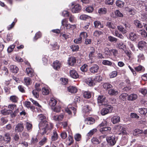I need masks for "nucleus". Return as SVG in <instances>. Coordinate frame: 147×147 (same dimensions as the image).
<instances>
[{
	"label": "nucleus",
	"instance_id": "nucleus-7",
	"mask_svg": "<svg viewBox=\"0 0 147 147\" xmlns=\"http://www.w3.org/2000/svg\"><path fill=\"white\" fill-rule=\"evenodd\" d=\"M92 109L88 105H84L82 108V113L84 114L85 116H87L89 112L91 111Z\"/></svg>",
	"mask_w": 147,
	"mask_h": 147
},
{
	"label": "nucleus",
	"instance_id": "nucleus-6",
	"mask_svg": "<svg viewBox=\"0 0 147 147\" xmlns=\"http://www.w3.org/2000/svg\"><path fill=\"white\" fill-rule=\"evenodd\" d=\"M24 129L23 123H18L15 126V131L16 132L19 133L22 132Z\"/></svg>",
	"mask_w": 147,
	"mask_h": 147
},
{
	"label": "nucleus",
	"instance_id": "nucleus-38",
	"mask_svg": "<svg viewBox=\"0 0 147 147\" xmlns=\"http://www.w3.org/2000/svg\"><path fill=\"white\" fill-rule=\"evenodd\" d=\"M94 26L96 28H103V26L102 25L100 22L98 21H96L94 22Z\"/></svg>",
	"mask_w": 147,
	"mask_h": 147
},
{
	"label": "nucleus",
	"instance_id": "nucleus-24",
	"mask_svg": "<svg viewBox=\"0 0 147 147\" xmlns=\"http://www.w3.org/2000/svg\"><path fill=\"white\" fill-rule=\"evenodd\" d=\"M129 38L132 41H135L138 38V36L136 34L131 32L129 34Z\"/></svg>",
	"mask_w": 147,
	"mask_h": 147
},
{
	"label": "nucleus",
	"instance_id": "nucleus-37",
	"mask_svg": "<svg viewBox=\"0 0 147 147\" xmlns=\"http://www.w3.org/2000/svg\"><path fill=\"white\" fill-rule=\"evenodd\" d=\"M143 132V131L142 130L136 129L134 130L133 132V134L135 136H137L139 134H142Z\"/></svg>",
	"mask_w": 147,
	"mask_h": 147
},
{
	"label": "nucleus",
	"instance_id": "nucleus-28",
	"mask_svg": "<svg viewBox=\"0 0 147 147\" xmlns=\"http://www.w3.org/2000/svg\"><path fill=\"white\" fill-rule=\"evenodd\" d=\"M118 92L116 90L111 89L108 90V94L111 96H116L118 94Z\"/></svg>",
	"mask_w": 147,
	"mask_h": 147
},
{
	"label": "nucleus",
	"instance_id": "nucleus-29",
	"mask_svg": "<svg viewBox=\"0 0 147 147\" xmlns=\"http://www.w3.org/2000/svg\"><path fill=\"white\" fill-rule=\"evenodd\" d=\"M10 70L13 73H17L18 71V68L16 65H12L10 66Z\"/></svg>",
	"mask_w": 147,
	"mask_h": 147
},
{
	"label": "nucleus",
	"instance_id": "nucleus-2",
	"mask_svg": "<svg viewBox=\"0 0 147 147\" xmlns=\"http://www.w3.org/2000/svg\"><path fill=\"white\" fill-rule=\"evenodd\" d=\"M74 6L72 8L71 11L73 13H78L80 12L81 9V6L79 4H75V2H72L71 3V6Z\"/></svg>",
	"mask_w": 147,
	"mask_h": 147
},
{
	"label": "nucleus",
	"instance_id": "nucleus-19",
	"mask_svg": "<svg viewBox=\"0 0 147 147\" xmlns=\"http://www.w3.org/2000/svg\"><path fill=\"white\" fill-rule=\"evenodd\" d=\"M59 136L56 130H54L51 137V140L52 141H56L57 140Z\"/></svg>",
	"mask_w": 147,
	"mask_h": 147
},
{
	"label": "nucleus",
	"instance_id": "nucleus-53",
	"mask_svg": "<svg viewBox=\"0 0 147 147\" xmlns=\"http://www.w3.org/2000/svg\"><path fill=\"white\" fill-rule=\"evenodd\" d=\"M109 40L111 42H116L118 40V39L114 37L109 36H108Z\"/></svg>",
	"mask_w": 147,
	"mask_h": 147
},
{
	"label": "nucleus",
	"instance_id": "nucleus-36",
	"mask_svg": "<svg viewBox=\"0 0 147 147\" xmlns=\"http://www.w3.org/2000/svg\"><path fill=\"white\" fill-rule=\"evenodd\" d=\"M24 83L25 84L28 86L31 84L32 83L31 79L29 77H26L24 78Z\"/></svg>",
	"mask_w": 147,
	"mask_h": 147
},
{
	"label": "nucleus",
	"instance_id": "nucleus-21",
	"mask_svg": "<svg viewBox=\"0 0 147 147\" xmlns=\"http://www.w3.org/2000/svg\"><path fill=\"white\" fill-rule=\"evenodd\" d=\"M67 90L71 93H75L77 91V89L75 86H70L67 88Z\"/></svg>",
	"mask_w": 147,
	"mask_h": 147
},
{
	"label": "nucleus",
	"instance_id": "nucleus-35",
	"mask_svg": "<svg viewBox=\"0 0 147 147\" xmlns=\"http://www.w3.org/2000/svg\"><path fill=\"white\" fill-rule=\"evenodd\" d=\"M107 122L105 120H103L100 124L98 126V128L99 129L100 128H102L104 127L107 125Z\"/></svg>",
	"mask_w": 147,
	"mask_h": 147
},
{
	"label": "nucleus",
	"instance_id": "nucleus-31",
	"mask_svg": "<svg viewBox=\"0 0 147 147\" xmlns=\"http://www.w3.org/2000/svg\"><path fill=\"white\" fill-rule=\"evenodd\" d=\"M111 53L114 57H118V52L117 50L115 49H112L110 50Z\"/></svg>",
	"mask_w": 147,
	"mask_h": 147
},
{
	"label": "nucleus",
	"instance_id": "nucleus-20",
	"mask_svg": "<svg viewBox=\"0 0 147 147\" xmlns=\"http://www.w3.org/2000/svg\"><path fill=\"white\" fill-rule=\"evenodd\" d=\"M26 71L27 74L30 77H32L34 76V73L32 69L29 67L26 68Z\"/></svg>",
	"mask_w": 147,
	"mask_h": 147
},
{
	"label": "nucleus",
	"instance_id": "nucleus-52",
	"mask_svg": "<svg viewBox=\"0 0 147 147\" xmlns=\"http://www.w3.org/2000/svg\"><path fill=\"white\" fill-rule=\"evenodd\" d=\"M65 26L67 29H74L76 28V26L75 25H71L69 24H66Z\"/></svg>",
	"mask_w": 147,
	"mask_h": 147
},
{
	"label": "nucleus",
	"instance_id": "nucleus-55",
	"mask_svg": "<svg viewBox=\"0 0 147 147\" xmlns=\"http://www.w3.org/2000/svg\"><path fill=\"white\" fill-rule=\"evenodd\" d=\"M53 49L54 50L58 49H59V46L58 45L57 43L56 42H55L54 43L51 44Z\"/></svg>",
	"mask_w": 147,
	"mask_h": 147
},
{
	"label": "nucleus",
	"instance_id": "nucleus-45",
	"mask_svg": "<svg viewBox=\"0 0 147 147\" xmlns=\"http://www.w3.org/2000/svg\"><path fill=\"white\" fill-rule=\"evenodd\" d=\"M67 140L69 141V142H67V144L69 146L71 145L74 142V140L72 136L70 135L68 136Z\"/></svg>",
	"mask_w": 147,
	"mask_h": 147
},
{
	"label": "nucleus",
	"instance_id": "nucleus-56",
	"mask_svg": "<svg viewBox=\"0 0 147 147\" xmlns=\"http://www.w3.org/2000/svg\"><path fill=\"white\" fill-rule=\"evenodd\" d=\"M124 53L126 54V55L129 57V58H130L131 57L132 54L131 52L129 50H128L126 49H125L123 50Z\"/></svg>",
	"mask_w": 147,
	"mask_h": 147
},
{
	"label": "nucleus",
	"instance_id": "nucleus-43",
	"mask_svg": "<svg viewBox=\"0 0 147 147\" xmlns=\"http://www.w3.org/2000/svg\"><path fill=\"white\" fill-rule=\"evenodd\" d=\"M52 109L53 110L56 112L59 113L61 111V107L60 105H57L55 107H52Z\"/></svg>",
	"mask_w": 147,
	"mask_h": 147
},
{
	"label": "nucleus",
	"instance_id": "nucleus-1",
	"mask_svg": "<svg viewBox=\"0 0 147 147\" xmlns=\"http://www.w3.org/2000/svg\"><path fill=\"white\" fill-rule=\"evenodd\" d=\"M113 110V107L111 105H107L105 107L103 108L100 111L101 114L104 115L109 113H111Z\"/></svg>",
	"mask_w": 147,
	"mask_h": 147
},
{
	"label": "nucleus",
	"instance_id": "nucleus-25",
	"mask_svg": "<svg viewBox=\"0 0 147 147\" xmlns=\"http://www.w3.org/2000/svg\"><path fill=\"white\" fill-rule=\"evenodd\" d=\"M86 123L88 125H91L93 124L95 122V119L92 117H88L85 120Z\"/></svg>",
	"mask_w": 147,
	"mask_h": 147
},
{
	"label": "nucleus",
	"instance_id": "nucleus-54",
	"mask_svg": "<svg viewBox=\"0 0 147 147\" xmlns=\"http://www.w3.org/2000/svg\"><path fill=\"white\" fill-rule=\"evenodd\" d=\"M83 96L85 98H89L91 97V94L89 92L86 91L83 93Z\"/></svg>",
	"mask_w": 147,
	"mask_h": 147
},
{
	"label": "nucleus",
	"instance_id": "nucleus-11",
	"mask_svg": "<svg viewBox=\"0 0 147 147\" xmlns=\"http://www.w3.org/2000/svg\"><path fill=\"white\" fill-rule=\"evenodd\" d=\"M147 45V43L144 41H141L139 42L138 44V47L139 49L142 50L144 49Z\"/></svg>",
	"mask_w": 147,
	"mask_h": 147
},
{
	"label": "nucleus",
	"instance_id": "nucleus-50",
	"mask_svg": "<svg viewBox=\"0 0 147 147\" xmlns=\"http://www.w3.org/2000/svg\"><path fill=\"white\" fill-rule=\"evenodd\" d=\"M103 86L104 89L107 90L113 87V86L111 84L107 83H104L103 84Z\"/></svg>",
	"mask_w": 147,
	"mask_h": 147
},
{
	"label": "nucleus",
	"instance_id": "nucleus-3",
	"mask_svg": "<svg viewBox=\"0 0 147 147\" xmlns=\"http://www.w3.org/2000/svg\"><path fill=\"white\" fill-rule=\"evenodd\" d=\"M107 141L109 145L113 146L116 143V139L115 135L111 136H108L106 138Z\"/></svg>",
	"mask_w": 147,
	"mask_h": 147
},
{
	"label": "nucleus",
	"instance_id": "nucleus-42",
	"mask_svg": "<svg viewBox=\"0 0 147 147\" xmlns=\"http://www.w3.org/2000/svg\"><path fill=\"white\" fill-rule=\"evenodd\" d=\"M118 30L122 34H125L127 32L126 30L122 26L119 25L117 26Z\"/></svg>",
	"mask_w": 147,
	"mask_h": 147
},
{
	"label": "nucleus",
	"instance_id": "nucleus-39",
	"mask_svg": "<svg viewBox=\"0 0 147 147\" xmlns=\"http://www.w3.org/2000/svg\"><path fill=\"white\" fill-rule=\"evenodd\" d=\"M107 26L109 28L112 29H115L116 28V26L115 24L110 22H108L107 23Z\"/></svg>",
	"mask_w": 147,
	"mask_h": 147
},
{
	"label": "nucleus",
	"instance_id": "nucleus-49",
	"mask_svg": "<svg viewBox=\"0 0 147 147\" xmlns=\"http://www.w3.org/2000/svg\"><path fill=\"white\" fill-rule=\"evenodd\" d=\"M134 23L135 25L138 28H142L143 27V25L140 21L138 20H135Z\"/></svg>",
	"mask_w": 147,
	"mask_h": 147
},
{
	"label": "nucleus",
	"instance_id": "nucleus-8",
	"mask_svg": "<svg viewBox=\"0 0 147 147\" xmlns=\"http://www.w3.org/2000/svg\"><path fill=\"white\" fill-rule=\"evenodd\" d=\"M63 115L61 114L59 115H55L53 114L52 115V119L55 121H61L63 119Z\"/></svg>",
	"mask_w": 147,
	"mask_h": 147
},
{
	"label": "nucleus",
	"instance_id": "nucleus-4",
	"mask_svg": "<svg viewBox=\"0 0 147 147\" xmlns=\"http://www.w3.org/2000/svg\"><path fill=\"white\" fill-rule=\"evenodd\" d=\"M117 129L119 132V133H118L119 134H122L124 135H127L129 134L126 130L125 127L123 125H119L117 126Z\"/></svg>",
	"mask_w": 147,
	"mask_h": 147
},
{
	"label": "nucleus",
	"instance_id": "nucleus-34",
	"mask_svg": "<svg viewBox=\"0 0 147 147\" xmlns=\"http://www.w3.org/2000/svg\"><path fill=\"white\" fill-rule=\"evenodd\" d=\"M138 33L141 35L142 37L143 38H146L147 36V34L146 32L144 30H141L138 31Z\"/></svg>",
	"mask_w": 147,
	"mask_h": 147
},
{
	"label": "nucleus",
	"instance_id": "nucleus-15",
	"mask_svg": "<svg viewBox=\"0 0 147 147\" xmlns=\"http://www.w3.org/2000/svg\"><path fill=\"white\" fill-rule=\"evenodd\" d=\"M69 73L70 76L73 78L76 79L79 77V75L77 72L75 70H71Z\"/></svg>",
	"mask_w": 147,
	"mask_h": 147
},
{
	"label": "nucleus",
	"instance_id": "nucleus-32",
	"mask_svg": "<svg viewBox=\"0 0 147 147\" xmlns=\"http://www.w3.org/2000/svg\"><path fill=\"white\" fill-rule=\"evenodd\" d=\"M1 113L4 115H7L11 114L13 111L10 110H7L6 109H3L1 111Z\"/></svg>",
	"mask_w": 147,
	"mask_h": 147
},
{
	"label": "nucleus",
	"instance_id": "nucleus-22",
	"mask_svg": "<svg viewBox=\"0 0 147 147\" xmlns=\"http://www.w3.org/2000/svg\"><path fill=\"white\" fill-rule=\"evenodd\" d=\"M86 82L89 86H93L95 85V82L93 79L90 78H88L86 79Z\"/></svg>",
	"mask_w": 147,
	"mask_h": 147
},
{
	"label": "nucleus",
	"instance_id": "nucleus-9",
	"mask_svg": "<svg viewBox=\"0 0 147 147\" xmlns=\"http://www.w3.org/2000/svg\"><path fill=\"white\" fill-rule=\"evenodd\" d=\"M65 110L66 112L69 115L71 114V110L73 111L74 115H75L76 113V108L73 107H71V105H68L67 108H65Z\"/></svg>",
	"mask_w": 147,
	"mask_h": 147
},
{
	"label": "nucleus",
	"instance_id": "nucleus-10",
	"mask_svg": "<svg viewBox=\"0 0 147 147\" xmlns=\"http://www.w3.org/2000/svg\"><path fill=\"white\" fill-rule=\"evenodd\" d=\"M99 67L97 65H93L90 69V71L92 73H97L99 70Z\"/></svg>",
	"mask_w": 147,
	"mask_h": 147
},
{
	"label": "nucleus",
	"instance_id": "nucleus-23",
	"mask_svg": "<svg viewBox=\"0 0 147 147\" xmlns=\"http://www.w3.org/2000/svg\"><path fill=\"white\" fill-rule=\"evenodd\" d=\"M57 103V100L54 98H51L49 101V104L52 107H53L56 105Z\"/></svg>",
	"mask_w": 147,
	"mask_h": 147
},
{
	"label": "nucleus",
	"instance_id": "nucleus-59",
	"mask_svg": "<svg viewBox=\"0 0 147 147\" xmlns=\"http://www.w3.org/2000/svg\"><path fill=\"white\" fill-rule=\"evenodd\" d=\"M116 4L117 6L120 7H123L124 5L123 2L120 0L117 1Z\"/></svg>",
	"mask_w": 147,
	"mask_h": 147
},
{
	"label": "nucleus",
	"instance_id": "nucleus-14",
	"mask_svg": "<svg viewBox=\"0 0 147 147\" xmlns=\"http://www.w3.org/2000/svg\"><path fill=\"white\" fill-rule=\"evenodd\" d=\"M3 139L4 141L6 143H9L11 140L10 134L9 133H6L5 134L4 136L3 137Z\"/></svg>",
	"mask_w": 147,
	"mask_h": 147
},
{
	"label": "nucleus",
	"instance_id": "nucleus-46",
	"mask_svg": "<svg viewBox=\"0 0 147 147\" xmlns=\"http://www.w3.org/2000/svg\"><path fill=\"white\" fill-rule=\"evenodd\" d=\"M138 112L141 114L145 115L147 113V109L145 108L139 109Z\"/></svg>",
	"mask_w": 147,
	"mask_h": 147
},
{
	"label": "nucleus",
	"instance_id": "nucleus-17",
	"mask_svg": "<svg viewBox=\"0 0 147 147\" xmlns=\"http://www.w3.org/2000/svg\"><path fill=\"white\" fill-rule=\"evenodd\" d=\"M102 63L103 65H106L113 66V67L115 66V65L114 63H112L111 61L107 60H103L102 61Z\"/></svg>",
	"mask_w": 147,
	"mask_h": 147
},
{
	"label": "nucleus",
	"instance_id": "nucleus-40",
	"mask_svg": "<svg viewBox=\"0 0 147 147\" xmlns=\"http://www.w3.org/2000/svg\"><path fill=\"white\" fill-rule=\"evenodd\" d=\"M26 127L28 131H31L32 128V125L31 123L26 122Z\"/></svg>",
	"mask_w": 147,
	"mask_h": 147
},
{
	"label": "nucleus",
	"instance_id": "nucleus-63",
	"mask_svg": "<svg viewBox=\"0 0 147 147\" xmlns=\"http://www.w3.org/2000/svg\"><path fill=\"white\" fill-rule=\"evenodd\" d=\"M41 36V33L40 32H37L34 37L33 40L34 41H36L38 38H40Z\"/></svg>",
	"mask_w": 147,
	"mask_h": 147
},
{
	"label": "nucleus",
	"instance_id": "nucleus-61",
	"mask_svg": "<svg viewBox=\"0 0 147 147\" xmlns=\"http://www.w3.org/2000/svg\"><path fill=\"white\" fill-rule=\"evenodd\" d=\"M97 129H96L94 128L92 130H90L87 134L88 136H91L95 132H96Z\"/></svg>",
	"mask_w": 147,
	"mask_h": 147
},
{
	"label": "nucleus",
	"instance_id": "nucleus-13",
	"mask_svg": "<svg viewBox=\"0 0 147 147\" xmlns=\"http://www.w3.org/2000/svg\"><path fill=\"white\" fill-rule=\"evenodd\" d=\"M61 65V62L58 60L54 61L53 64V68L56 70H58L59 69Z\"/></svg>",
	"mask_w": 147,
	"mask_h": 147
},
{
	"label": "nucleus",
	"instance_id": "nucleus-47",
	"mask_svg": "<svg viewBox=\"0 0 147 147\" xmlns=\"http://www.w3.org/2000/svg\"><path fill=\"white\" fill-rule=\"evenodd\" d=\"M10 100L13 102H16L18 100V98L15 95H12L10 96Z\"/></svg>",
	"mask_w": 147,
	"mask_h": 147
},
{
	"label": "nucleus",
	"instance_id": "nucleus-16",
	"mask_svg": "<svg viewBox=\"0 0 147 147\" xmlns=\"http://www.w3.org/2000/svg\"><path fill=\"white\" fill-rule=\"evenodd\" d=\"M76 59L75 57H71L69 58L68 60V64L71 66H73L76 63Z\"/></svg>",
	"mask_w": 147,
	"mask_h": 147
},
{
	"label": "nucleus",
	"instance_id": "nucleus-64",
	"mask_svg": "<svg viewBox=\"0 0 147 147\" xmlns=\"http://www.w3.org/2000/svg\"><path fill=\"white\" fill-rule=\"evenodd\" d=\"M81 138V136L80 134H78L74 136L75 140L76 141H79L80 140Z\"/></svg>",
	"mask_w": 147,
	"mask_h": 147
},
{
	"label": "nucleus",
	"instance_id": "nucleus-44",
	"mask_svg": "<svg viewBox=\"0 0 147 147\" xmlns=\"http://www.w3.org/2000/svg\"><path fill=\"white\" fill-rule=\"evenodd\" d=\"M91 142L93 144H99L100 141L96 138L93 137L91 139Z\"/></svg>",
	"mask_w": 147,
	"mask_h": 147
},
{
	"label": "nucleus",
	"instance_id": "nucleus-12",
	"mask_svg": "<svg viewBox=\"0 0 147 147\" xmlns=\"http://www.w3.org/2000/svg\"><path fill=\"white\" fill-rule=\"evenodd\" d=\"M95 48L93 47H91L90 48V51L88 55V57L90 59H92L95 56Z\"/></svg>",
	"mask_w": 147,
	"mask_h": 147
},
{
	"label": "nucleus",
	"instance_id": "nucleus-62",
	"mask_svg": "<svg viewBox=\"0 0 147 147\" xmlns=\"http://www.w3.org/2000/svg\"><path fill=\"white\" fill-rule=\"evenodd\" d=\"M87 34L86 32H81L80 35V37L82 39L86 38L87 37Z\"/></svg>",
	"mask_w": 147,
	"mask_h": 147
},
{
	"label": "nucleus",
	"instance_id": "nucleus-41",
	"mask_svg": "<svg viewBox=\"0 0 147 147\" xmlns=\"http://www.w3.org/2000/svg\"><path fill=\"white\" fill-rule=\"evenodd\" d=\"M103 53L105 55H107L110 56L111 55V53L110 50L107 47H105L104 49Z\"/></svg>",
	"mask_w": 147,
	"mask_h": 147
},
{
	"label": "nucleus",
	"instance_id": "nucleus-60",
	"mask_svg": "<svg viewBox=\"0 0 147 147\" xmlns=\"http://www.w3.org/2000/svg\"><path fill=\"white\" fill-rule=\"evenodd\" d=\"M93 80L95 82V83L96 82H100L102 81V78L100 76L98 75L96 76Z\"/></svg>",
	"mask_w": 147,
	"mask_h": 147
},
{
	"label": "nucleus",
	"instance_id": "nucleus-27",
	"mask_svg": "<svg viewBox=\"0 0 147 147\" xmlns=\"http://www.w3.org/2000/svg\"><path fill=\"white\" fill-rule=\"evenodd\" d=\"M116 46L117 48L122 49L123 51L126 48V45L124 44L122 42L117 43Z\"/></svg>",
	"mask_w": 147,
	"mask_h": 147
},
{
	"label": "nucleus",
	"instance_id": "nucleus-51",
	"mask_svg": "<svg viewBox=\"0 0 147 147\" xmlns=\"http://www.w3.org/2000/svg\"><path fill=\"white\" fill-rule=\"evenodd\" d=\"M80 19L82 20H86L91 18L90 17L85 14H83L80 16Z\"/></svg>",
	"mask_w": 147,
	"mask_h": 147
},
{
	"label": "nucleus",
	"instance_id": "nucleus-57",
	"mask_svg": "<svg viewBox=\"0 0 147 147\" xmlns=\"http://www.w3.org/2000/svg\"><path fill=\"white\" fill-rule=\"evenodd\" d=\"M39 91H38L36 90H33L32 91V94L33 95V96L35 98H38L39 97V94L38 92Z\"/></svg>",
	"mask_w": 147,
	"mask_h": 147
},
{
	"label": "nucleus",
	"instance_id": "nucleus-58",
	"mask_svg": "<svg viewBox=\"0 0 147 147\" xmlns=\"http://www.w3.org/2000/svg\"><path fill=\"white\" fill-rule=\"evenodd\" d=\"M106 12L107 9L104 7L100 8L98 11V13L100 14H105Z\"/></svg>",
	"mask_w": 147,
	"mask_h": 147
},
{
	"label": "nucleus",
	"instance_id": "nucleus-18",
	"mask_svg": "<svg viewBox=\"0 0 147 147\" xmlns=\"http://www.w3.org/2000/svg\"><path fill=\"white\" fill-rule=\"evenodd\" d=\"M138 98V95L137 94L133 93L128 95L127 100L129 101H134L136 100Z\"/></svg>",
	"mask_w": 147,
	"mask_h": 147
},
{
	"label": "nucleus",
	"instance_id": "nucleus-48",
	"mask_svg": "<svg viewBox=\"0 0 147 147\" xmlns=\"http://www.w3.org/2000/svg\"><path fill=\"white\" fill-rule=\"evenodd\" d=\"M70 48L73 52L78 51L79 47L78 45H73L70 47Z\"/></svg>",
	"mask_w": 147,
	"mask_h": 147
},
{
	"label": "nucleus",
	"instance_id": "nucleus-30",
	"mask_svg": "<svg viewBox=\"0 0 147 147\" xmlns=\"http://www.w3.org/2000/svg\"><path fill=\"white\" fill-rule=\"evenodd\" d=\"M111 120L113 124L116 123L120 121V117L118 116H115L112 118Z\"/></svg>",
	"mask_w": 147,
	"mask_h": 147
},
{
	"label": "nucleus",
	"instance_id": "nucleus-33",
	"mask_svg": "<svg viewBox=\"0 0 147 147\" xmlns=\"http://www.w3.org/2000/svg\"><path fill=\"white\" fill-rule=\"evenodd\" d=\"M134 69L137 72H143L145 70L144 67L141 65H139L138 66L135 67Z\"/></svg>",
	"mask_w": 147,
	"mask_h": 147
},
{
	"label": "nucleus",
	"instance_id": "nucleus-26",
	"mask_svg": "<svg viewBox=\"0 0 147 147\" xmlns=\"http://www.w3.org/2000/svg\"><path fill=\"white\" fill-rule=\"evenodd\" d=\"M105 98L106 97L102 95L99 96L97 98L98 102L104 105V104H103V103L105 101Z\"/></svg>",
	"mask_w": 147,
	"mask_h": 147
},
{
	"label": "nucleus",
	"instance_id": "nucleus-5",
	"mask_svg": "<svg viewBox=\"0 0 147 147\" xmlns=\"http://www.w3.org/2000/svg\"><path fill=\"white\" fill-rule=\"evenodd\" d=\"M111 128L109 127L106 126L104 127L99 129V131L102 134L108 135L112 133Z\"/></svg>",
	"mask_w": 147,
	"mask_h": 147
}]
</instances>
